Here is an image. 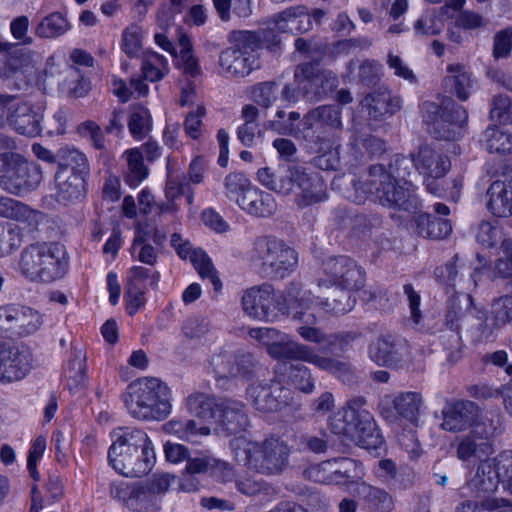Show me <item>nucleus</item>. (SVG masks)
I'll return each mask as SVG.
<instances>
[{
    "label": "nucleus",
    "mask_w": 512,
    "mask_h": 512,
    "mask_svg": "<svg viewBox=\"0 0 512 512\" xmlns=\"http://www.w3.org/2000/svg\"><path fill=\"white\" fill-rule=\"evenodd\" d=\"M354 202L361 204L373 198L389 208L412 211L417 208V197L389 173L383 164L371 165L359 179L353 180Z\"/></svg>",
    "instance_id": "obj_1"
},
{
    "label": "nucleus",
    "mask_w": 512,
    "mask_h": 512,
    "mask_svg": "<svg viewBox=\"0 0 512 512\" xmlns=\"http://www.w3.org/2000/svg\"><path fill=\"white\" fill-rule=\"evenodd\" d=\"M170 389L155 377H141L131 382L123 394L130 415L139 420L161 421L171 412Z\"/></svg>",
    "instance_id": "obj_2"
},
{
    "label": "nucleus",
    "mask_w": 512,
    "mask_h": 512,
    "mask_svg": "<svg viewBox=\"0 0 512 512\" xmlns=\"http://www.w3.org/2000/svg\"><path fill=\"white\" fill-rule=\"evenodd\" d=\"M230 448L238 463L265 475L280 474L288 465L290 450L279 437L266 438L262 443L236 437L230 441Z\"/></svg>",
    "instance_id": "obj_3"
},
{
    "label": "nucleus",
    "mask_w": 512,
    "mask_h": 512,
    "mask_svg": "<svg viewBox=\"0 0 512 512\" xmlns=\"http://www.w3.org/2000/svg\"><path fill=\"white\" fill-rule=\"evenodd\" d=\"M364 396L350 398L342 411L330 418V429L365 448H377L382 440L373 415L367 410Z\"/></svg>",
    "instance_id": "obj_4"
},
{
    "label": "nucleus",
    "mask_w": 512,
    "mask_h": 512,
    "mask_svg": "<svg viewBox=\"0 0 512 512\" xmlns=\"http://www.w3.org/2000/svg\"><path fill=\"white\" fill-rule=\"evenodd\" d=\"M18 268L30 281L50 283L62 278L67 270L63 248L56 243H36L24 248Z\"/></svg>",
    "instance_id": "obj_5"
},
{
    "label": "nucleus",
    "mask_w": 512,
    "mask_h": 512,
    "mask_svg": "<svg viewBox=\"0 0 512 512\" xmlns=\"http://www.w3.org/2000/svg\"><path fill=\"white\" fill-rule=\"evenodd\" d=\"M251 260L266 277L283 279L296 269L298 254L279 238L261 236L253 243Z\"/></svg>",
    "instance_id": "obj_6"
},
{
    "label": "nucleus",
    "mask_w": 512,
    "mask_h": 512,
    "mask_svg": "<svg viewBox=\"0 0 512 512\" xmlns=\"http://www.w3.org/2000/svg\"><path fill=\"white\" fill-rule=\"evenodd\" d=\"M366 282V272L357 262L345 255L331 256L322 262V276L318 278L320 289L344 287L360 290Z\"/></svg>",
    "instance_id": "obj_7"
},
{
    "label": "nucleus",
    "mask_w": 512,
    "mask_h": 512,
    "mask_svg": "<svg viewBox=\"0 0 512 512\" xmlns=\"http://www.w3.org/2000/svg\"><path fill=\"white\" fill-rule=\"evenodd\" d=\"M500 428L498 417L482 416L469 433L457 438V457L462 461L488 456L493 452L492 438Z\"/></svg>",
    "instance_id": "obj_8"
},
{
    "label": "nucleus",
    "mask_w": 512,
    "mask_h": 512,
    "mask_svg": "<svg viewBox=\"0 0 512 512\" xmlns=\"http://www.w3.org/2000/svg\"><path fill=\"white\" fill-rule=\"evenodd\" d=\"M298 90L310 101L327 98L339 84L337 75L331 70L320 68L317 62H306L296 67L294 72Z\"/></svg>",
    "instance_id": "obj_9"
},
{
    "label": "nucleus",
    "mask_w": 512,
    "mask_h": 512,
    "mask_svg": "<svg viewBox=\"0 0 512 512\" xmlns=\"http://www.w3.org/2000/svg\"><path fill=\"white\" fill-rule=\"evenodd\" d=\"M342 109L338 105H320L308 111L301 120L295 137L299 139L339 136L343 130Z\"/></svg>",
    "instance_id": "obj_10"
},
{
    "label": "nucleus",
    "mask_w": 512,
    "mask_h": 512,
    "mask_svg": "<svg viewBox=\"0 0 512 512\" xmlns=\"http://www.w3.org/2000/svg\"><path fill=\"white\" fill-rule=\"evenodd\" d=\"M109 491L114 500L132 512H158L161 509V497L154 495L143 482L114 481L110 483Z\"/></svg>",
    "instance_id": "obj_11"
},
{
    "label": "nucleus",
    "mask_w": 512,
    "mask_h": 512,
    "mask_svg": "<svg viewBox=\"0 0 512 512\" xmlns=\"http://www.w3.org/2000/svg\"><path fill=\"white\" fill-rule=\"evenodd\" d=\"M15 163L0 176V187L10 194L21 196L36 189L42 181V170L34 162L16 153Z\"/></svg>",
    "instance_id": "obj_12"
},
{
    "label": "nucleus",
    "mask_w": 512,
    "mask_h": 512,
    "mask_svg": "<svg viewBox=\"0 0 512 512\" xmlns=\"http://www.w3.org/2000/svg\"><path fill=\"white\" fill-rule=\"evenodd\" d=\"M247 395L255 409L262 412H277L293 401V395L289 388L281 384V379L276 378L269 382H255L247 388Z\"/></svg>",
    "instance_id": "obj_13"
},
{
    "label": "nucleus",
    "mask_w": 512,
    "mask_h": 512,
    "mask_svg": "<svg viewBox=\"0 0 512 512\" xmlns=\"http://www.w3.org/2000/svg\"><path fill=\"white\" fill-rule=\"evenodd\" d=\"M310 291L303 290L299 284L292 282L279 293V311L292 316L301 323L316 324L313 310L319 305Z\"/></svg>",
    "instance_id": "obj_14"
},
{
    "label": "nucleus",
    "mask_w": 512,
    "mask_h": 512,
    "mask_svg": "<svg viewBox=\"0 0 512 512\" xmlns=\"http://www.w3.org/2000/svg\"><path fill=\"white\" fill-rule=\"evenodd\" d=\"M422 403L423 398L420 393L401 392L395 397L383 396L379 401L378 411L390 424L397 423L400 419L416 424Z\"/></svg>",
    "instance_id": "obj_15"
},
{
    "label": "nucleus",
    "mask_w": 512,
    "mask_h": 512,
    "mask_svg": "<svg viewBox=\"0 0 512 512\" xmlns=\"http://www.w3.org/2000/svg\"><path fill=\"white\" fill-rule=\"evenodd\" d=\"M112 437L113 443L108 450V461L113 469L121 474L132 453L147 443V434L138 428L120 427L114 430Z\"/></svg>",
    "instance_id": "obj_16"
},
{
    "label": "nucleus",
    "mask_w": 512,
    "mask_h": 512,
    "mask_svg": "<svg viewBox=\"0 0 512 512\" xmlns=\"http://www.w3.org/2000/svg\"><path fill=\"white\" fill-rule=\"evenodd\" d=\"M275 357L276 364L274 373L276 378L287 380L297 390L310 394L314 391V380L310 371L304 365L306 362L304 355L298 357V354H272Z\"/></svg>",
    "instance_id": "obj_17"
},
{
    "label": "nucleus",
    "mask_w": 512,
    "mask_h": 512,
    "mask_svg": "<svg viewBox=\"0 0 512 512\" xmlns=\"http://www.w3.org/2000/svg\"><path fill=\"white\" fill-rule=\"evenodd\" d=\"M209 365L217 378L243 377L249 380L262 370L253 354H212Z\"/></svg>",
    "instance_id": "obj_18"
},
{
    "label": "nucleus",
    "mask_w": 512,
    "mask_h": 512,
    "mask_svg": "<svg viewBox=\"0 0 512 512\" xmlns=\"http://www.w3.org/2000/svg\"><path fill=\"white\" fill-rule=\"evenodd\" d=\"M512 479V459L486 460L478 465L475 476L470 485L479 495L492 493L497 490L498 484Z\"/></svg>",
    "instance_id": "obj_19"
},
{
    "label": "nucleus",
    "mask_w": 512,
    "mask_h": 512,
    "mask_svg": "<svg viewBox=\"0 0 512 512\" xmlns=\"http://www.w3.org/2000/svg\"><path fill=\"white\" fill-rule=\"evenodd\" d=\"M279 294L271 284L264 283L248 289L242 297L244 311L259 320H268L275 310L279 311Z\"/></svg>",
    "instance_id": "obj_20"
},
{
    "label": "nucleus",
    "mask_w": 512,
    "mask_h": 512,
    "mask_svg": "<svg viewBox=\"0 0 512 512\" xmlns=\"http://www.w3.org/2000/svg\"><path fill=\"white\" fill-rule=\"evenodd\" d=\"M487 207L496 217L512 215V166H504L487 190Z\"/></svg>",
    "instance_id": "obj_21"
},
{
    "label": "nucleus",
    "mask_w": 512,
    "mask_h": 512,
    "mask_svg": "<svg viewBox=\"0 0 512 512\" xmlns=\"http://www.w3.org/2000/svg\"><path fill=\"white\" fill-rule=\"evenodd\" d=\"M477 329L482 338H489L512 321V295H503L492 301L491 314L477 311Z\"/></svg>",
    "instance_id": "obj_22"
},
{
    "label": "nucleus",
    "mask_w": 512,
    "mask_h": 512,
    "mask_svg": "<svg viewBox=\"0 0 512 512\" xmlns=\"http://www.w3.org/2000/svg\"><path fill=\"white\" fill-rule=\"evenodd\" d=\"M305 145L317 153L313 158V165L324 171H337L341 168L340 150L342 147L339 136L328 138L309 137L304 139Z\"/></svg>",
    "instance_id": "obj_23"
},
{
    "label": "nucleus",
    "mask_w": 512,
    "mask_h": 512,
    "mask_svg": "<svg viewBox=\"0 0 512 512\" xmlns=\"http://www.w3.org/2000/svg\"><path fill=\"white\" fill-rule=\"evenodd\" d=\"M441 427L449 432H460L475 425L481 420L479 407L469 400H459L451 403L443 410Z\"/></svg>",
    "instance_id": "obj_24"
},
{
    "label": "nucleus",
    "mask_w": 512,
    "mask_h": 512,
    "mask_svg": "<svg viewBox=\"0 0 512 512\" xmlns=\"http://www.w3.org/2000/svg\"><path fill=\"white\" fill-rule=\"evenodd\" d=\"M215 423L228 434L245 431L249 425L245 405L233 399L220 400Z\"/></svg>",
    "instance_id": "obj_25"
},
{
    "label": "nucleus",
    "mask_w": 512,
    "mask_h": 512,
    "mask_svg": "<svg viewBox=\"0 0 512 512\" xmlns=\"http://www.w3.org/2000/svg\"><path fill=\"white\" fill-rule=\"evenodd\" d=\"M362 103L368 108L369 117L376 121L391 117L402 106L400 97L392 95L385 86L374 88L366 95Z\"/></svg>",
    "instance_id": "obj_26"
},
{
    "label": "nucleus",
    "mask_w": 512,
    "mask_h": 512,
    "mask_svg": "<svg viewBox=\"0 0 512 512\" xmlns=\"http://www.w3.org/2000/svg\"><path fill=\"white\" fill-rule=\"evenodd\" d=\"M293 188L296 186L301 190L296 201L299 206H308L320 202L326 198L325 189L319 180L307 173L306 168L298 164H292Z\"/></svg>",
    "instance_id": "obj_27"
},
{
    "label": "nucleus",
    "mask_w": 512,
    "mask_h": 512,
    "mask_svg": "<svg viewBox=\"0 0 512 512\" xmlns=\"http://www.w3.org/2000/svg\"><path fill=\"white\" fill-rule=\"evenodd\" d=\"M416 170L425 177L443 178L450 169V160L428 145L420 146L414 155Z\"/></svg>",
    "instance_id": "obj_28"
},
{
    "label": "nucleus",
    "mask_w": 512,
    "mask_h": 512,
    "mask_svg": "<svg viewBox=\"0 0 512 512\" xmlns=\"http://www.w3.org/2000/svg\"><path fill=\"white\" fill-rule=\"evenodd\" d=\"M249 335L261 343L268 352H305L303 346L274 328H253L250 329Z\"/></svg>",
    "instance_id": "obj_29"
},
{
    "label": "nucleus",
    "mask_w": 512,
    "mask_h": 512,
    "mask_svg": "<svg viewBox=\"0 0 512 512\" xmlns=\"http://www.w3.org/2000/svg\"><path fill=\"white\" fill-rule=\"evenodd\" d=\"M85 179V176L73 175L68 170L57 171L55 182L58 202L68 204L83 199L86 194Z\"/></svg>",
    "instance_id": "obj_30"
},
{
    "label": "nucleus",
    "mask_w": 512,
    "mask_h": 512,
    "mask_svg": "<svg viewBox=\"0 0 512 512\" xmlns=\"http://www.w3.org/2000/svg\"><path fill=\"white\" fill-rule=\"evenodd\" d=\"M11 113L7 119L10 125L22 135L29 137L37 136L41 132V115L34 111L28 103L17 104L14 108L9 107Z\"/></svg>",
    "instance_id": "obj_31"
},
{
    "label": "nucleus",
    "mask_w": 512,
    "mask_h": 512,
    "mask_svg": "<svg viewBox=\"0 0 512 512\" xmlns=\"http://www.w3.org/2000/svg\"><path fill=\"white\" fill-rule=\"evenodd\" d=\"M239 207L250 215L257 217H269L277 209L274 197L256 187L248 190L245 196L239 199Z\"/></svg>",
    "instance_id": "obj_32"
},
{
    "label": "nucleus",
    "mask_w": 512,
    "mask_h": 512,
    "mask_svg": "<svg viewBox=\"0 0 512 512\" xmlns=\"http://www.w3.org/2000/svg\"><path fill=\"white\" fill-rule=\"evenodd\" d=\"M254 63L253 55L232 47L223 50L219 55V65L233 77L247 76L253 70Z\"/></svg>",
    "instance_id": "obj_33"
},
{
    "label": "nucleus",
    "mask_w": 512,
    "mask_h": 512,
    "mask_svg": "<svg viewBox=\"0 0 512 512\" xmlns=\"http://www.w3.org/2000/svg\"><path fill=\"white\" fill-rule=\"evenodd\" d=\"M306 362L316 365L338 377L344 383H352L355 378L350 363L332 354H303Z\"/></svg>",
    "instance_id": "obj_34"
},
{
    "label": "nucleus",
    "mask_w": 512,
    "mask_h": 512,
    "mask_svg": "<svg viewBox=\"0 0 512 512\" xmlns=\"http://www.w3.org/2000/svg\"><path fill=\"white\" fill-rule=\"evenodd\" d=\"M32 354H2L0 356V382H13L24 378L31 367Z\"/></svg>",
    "instance_id": "obj_35"
},
{
    "label": "nucleus",
    "mask_w": 512,
    "mask_h": 512,
    "mask_svg": "<svg viewBox=\"0 0 512 512\" xmlns=\"http://www.w3.org/2000/svg\"><path fill=\"white\" fill-rule=\"evenodd\" d=\"M155 462V453L152 442L147 436V443L136 449L130 457L121 475L126 477H141L150 472Z\"/></svg>",
    "instance_id": "obj_36"
},
{
    "label": "nucleus",
    "mask_w": 512,
    "mask_h": 512,
    "mask_svg": "<svg viewBox=\"0 0 512 512\" xmlns=\"http://www.w3.org/2000/svg\"><path fill=\"white\" fill-rule=\"evenodd\" d=\"M473 299L470 294L456 293L449 299V310L446 315V325L453 331H458L460 321L468 316L476 318L477 311L472 307Z\"/></svg>",
    "instance_id": "obj_37"
},
{
    "label": "nucleus",
    "mask_w": 512,
    "mask_h": 512,
    "mask_svg": "<svg viewBox=\"0 0 512 512\" xmlns=\"http://www.w3.org/2000/svg\"><path fill=\"white\" fill-rule=\"evenodd\" d=\"M0 216L27 222L32 228L37 227L43 214L33 210L20 201L0 196Z\"/></svg>",
    "instance_id": "obj_38"
},
{
    "label": "nucleus",
    "mask_w": 512,
    "mask_h": 512,
    "mask_svg": "<svg viewBox=\"0 0 512 512\" xmlns=\"http://www.w3.org/2000/svg\"><path fill=\"white\" fill-rule=\"evenodd\" d=\"M416 226L417 233L420 236L435 240L447 237L452 231L449 220L430 214L419 215L416 220Z\"/></svg>",
    "instance_id": "obj_39"
},
{
    "label": "nucleus",
    "mask_w": 512,
    "mask_h": 512,
    "mask_svg": "<svg viewBox=\"0 0 512 512\" xmlns=\"http://www.w3.org/2000/svg\"><path fill=\"white\" fill-rule=\"evenodd\" d=\"M229 469V464L218 460L206 452H195L189 455L185 471L190 475L210 473L214 475L216 471H225Z\"/></svg>",
    "instance_id": "obj_40"
},
{
    "label": "nucleus",
    "mask_w": 512,
    "mask_h": 512,
    "mask_svg": "<svg viewBox=\"0 0 512 512\" xmlns=\"http://www.w3.org/2000/svg\"><path fill=\"white\" fill-rule=\"evenodd\" d=\"M68 170L73 175L87 177L90 168L86 156L75 148L58 150V171Z\"/></svg>",
    "instance_id": "obj_41"
},
{
    "label": "nucleus",
    "mask_w": 512,
    "mask_h": 512,
    "mask_svg": "<svg viewBox=\"0 0 512 512\" xmlns=\"http://www.w3.org/2000/svg\"><path fill=\"white\" fill-rule=\"evenodd\" d=\"M219 401L205 393H194L188 396L186 406L194 416L205 421H214L218 412Z\"/></svg>",
    "instance_id": "obj_42"
},
{
    "label": "nucleus",
    "mask_w": 512,
    "mask_h": 512,
    "mask_svg": "<svg viewBox=\"0 0 512 512\" xmlns=\"http://www.w3.org/2000/svg\"><path fill=\"white\" fill-rule=\"evenodd\" d=\"M331 289L330 296L320 301L319 306L325 311L336 315L351 311L356 302L355 298L351 295V291L355 290L344 287H333Z\"/></svg>",
    "instance_id": "obj_43"
},
{
    "label": "nucleus",
    "mask_w": 512,
    "mask_h": 512,
    "mask_svg": "<svg viewBox=\"0 0 512 512\" xmlns=\"http://www.w3.org/2000/svg\"><path fill=\"white\" fill-rule=\"evenodd\" d=\"M447 72L448 75L444 78L445 86L450 87L461 101L467 100L471 87L470 74L460 64H449Z\"/></svg>",
    "instance_id": "obj_44"
},
{
    "label": "nucleus",
    "mask_w": 512,
    "mask_h": 512,
    "mask_svg": "<svg viewBox=\"0 0 512 512\" xmlns=\"http://www.w3.org/2000/svg\"><path fill=\"white\" fill-rule=\"evenodd\" d=\"M86 354H74L66 363L63 377L69 390H77L86 382Z\"/></svg>",
    "instance_id": "obj_45"
},
{
    "label": "nucleus",
    "mask_w": 512,
    "mask_h": 512,
    "mask_svg": "<svg viewBox=\"0 0 512 512\" xmlns=\"http://www.w3.org/2000/svg\"><path fill=\"white\" fill-rule=\"evenodd\" d=\"M127 169L124 174V181L130 187H137L147 178L149 170L144 164L142 153L138 149H131L125 152Z\"/></svg>",
    "instance_id": "obj_46"
},
{
    "label": "nucleus",
    "mask_w": 512,
    "mask_h": 512,
    "mask_svg": "<svg viewBox=\"0 0 512 512\" xmlns=\"http://www.w3.org/2000/svg\"><path fill=\"white\" fill-rule=\"evenodd\" d=\"M368 342L366 335L361 331H339L330 334L328 349L330 350H361Z\"/></svg>",
    "instance_id": "obj_47"
},
{
    "label": "nucleus",
    "mask_w": 512,
    "mask_h": 512,
    "mask_svg": "<svg viewBox=\"0 0 512 512\" xmlns=\"http://www.w3.org/2000/svg\"><path fill=\"white\" fill-rule=\"evenodd\" d=\"M214 8L223 22L231 21L233 17L248 18L251 13L250 0H212Z\"/></svg>",
    "instance_id": "obj_48"
},
{
    "label": "nucleus",
    "mask_w": 512,
    "mask_h": 512,
    "mask_svg": "<svg viewBox=\"0 0 512 512\" xmlns=\"http://www.w3.org/2000/svg\"><path fill=\"white\" fill-rule=\"evenodd\" d=\"M70 29L68 20L60 12H53L45 16L35 29L40 38L53 39L62 36Z\"/></svg>",
    "instance_id": "obj_49"
},
{
    "label": "nucleus",
    "mask_w": 512,
    "mask_h": 512,
    "mask_svg": "<svg viewBox=\"0 0 512 512\" xmlns=\"http://www.w3.org/2000/svg\"><path fill=\"white\" fill-rule=\"evenodd\" d=\"M371 360L392 370H422L421 363L416 364L412 354H371Z\"/></svg>",
    "instance_id": "obj_50"
},
{
    "label": "nucleus",
    "mask_w": 512,
    "mask_h": 512,
    "mask_svg": "<svg viewBox=\"0 0 512 512\" xmlns=\"http://www.w3.org/2000/svg\"><path fill=\"white\" fill-rule=\"evenodd\" d=\"M168 71V61L164 56L156 52L145 54L142 61V73L145 80L151 82L160 81Z\"/></svg>",
    "instance_id": "obj_51"
},
{
    "label": "nucleus",
    "mask_w": 512,
    "mask_h": 512,
    "mask_svg": "<svg viewBox=\"0 0 512 512\" xmlns=\"http://www.w3.org/2000/svg\"><path fill=\"white\" fill-rule=\"evenodd\" d=\"M188 257L193 264L194 268L198 271L202 278H208L215 291H220L222 283L217 276L213 264L207 254L202 250H189Z\"/></svg>",
    "instance_id": "obj_52"
},
{
    "label": "nucleus",
    "mask_w": 512,
    "mask_h": 512,
    "mask_svg": "<svg viewBox=\"0 0 512 512\" xmlns=\"http://www.w3.org/2000/svg\"><path fill=\"white\" fill-rule=\"evenodd\" d=\"M357 492L359 496L373 505L376 509L390 510L392 508V497L384 489L374 487L363 482L358 485Z\"/></svg>",
    "instance_id": "obj_53"
},
{
    "label": "nucleus",
    "mask_w": 512,
    "mask_h": 512,
    "mask_svg": "<svg viewBox=\"0 0 512 512\" xmlns=\"http://www.w3.org/2000/svg\"><path fill=\"white\" fill-rule=\"evenodd\" d=\"M414 155L409 156L397 154L393 160L389 163L387 168L389 173L394 174L395 181L399 182L404 187H408L411 191L412 184L406 181V177L409 176L416 165L414 164Z\"/></svg>",
    "instance_id": "obj_54"
},
{
    "label": "nucleus",
    "mask_w": 512,
    "mask_h": 512,
    "mask_svg": "<svg viewBox=\"0 0 512 512\" xmlns=\"http://www.w3.org/2000/svg\"><path fill=\"white\" fill-rule=\"evenodd\" d=\"M484 136L490 153L507 154L512 151V136L498 127H488Z\"/></svg>",
    "instance_id": "obj_55"
},
{
    "label": "nucleus",
    "mask_w": 512,
    "mask_h": 512,
    "mask_svg": "<svg viewBox=\"0 0 512 512\" xmlns=\"http://www.w3.org/2000/svg\"><path fill=\"white\" fill-rule=\"evenodd\" d=\"M421 109L423 114V121L431 127L430 133L434 137H449L451 135L447 131H444L440 124L437 123L442 119V116H444L445 109H443L437 103L430 101L424 102L421 106Z\"/></svg>",
    "instance_id": "obj_56"
},
{
    "label": "nucleus",
    "mask_w": 512,
    "mask_h": 512,
    "mask_svg": "<svg viewBox=\"0 0 512 512\" xmlns=\"http://www.w3.org/2000/svg\"><path fill=\"white\" fill-rule=\"evenodd\" d=\"M301 15H304V6L297 5L273 14L269 18L268 23L274 25L280 32L292 33V28L296 24L297 16Z\"/></svg>",
    "instance_id": "obj_57"
},
{
    "label": "nucleus",
    "mask_w": 512,
    "mask_h": 512,
    "mask_svg": "<svg viewBox=\"0 0 512 512\" xmlns=\"http://www.w3.org/2000/svg\"><path fill=\"white\" fill-rule=\"evenodd\" d=\"M224 187L226 189V196L233 199L239 205V199L245 196L248 190L253 187L250 181L243 173L233 172L228 174L224 180Z\"/></svg>",
    "instance_id": "obj_58"
},
{
    "label": "nucleus",
    "mask_w": 512,
    "mask_h": 512,
    "mask_svg": "<svg viewBox=\"0 0 512 512\" xmlns=\"http://www.w3.org/2000/svg\"><path fill=\"white\" fill-rule=\"evenodd\" d=\"M228 40L233 44L232 48L239 49L247 54L259 49V38L257 31L234 30L230 32Z\"/></svg>",
    "instance_id": "obj_59"
},
{
    "label": "nucleus",
    "mask_w": 512,
    "mask_h": 512,
    "mask_svg": "<svg viewBox=\"0 0 512 512\" xmlns=\"http://www.w3.org/2000/svg\"><path fill=\"white\" fill-rule=\"evenodd\" d=\"M491 120H496L500 124L512 122V100L509 96L499 94L494 96L490 109Z\"/></svg>",
    "instance_id": "obj_60"
},
{
    "label": "nucleus",
    "mask_w": 512,
    "mask_h": 512,
    "mask_svg": "<svg viewBox=\"0 0 512 512\" xmlns=\"http://www.w3.org/2000/svg\"><path fill=\"white\" fill-rule=\"evenodd\" d=\"M21 243L22 233L18 227L0 224V257L12 253Z\"/></svg>",
    "instance_id": "obj_61"
},
{
    "label": "nucleus",
    "mask_w": 512,
    "mask_h": 512,
    "mask_svg": "<svg viewBox=\"0 0 512 512\" xmlns=\"http://www.w3.org/2000/svg\"><path fill=\"white\" fill-rule=\"evenodd\" d=\"M15 326L11 336H25L34 333L40 326L38 312L31 309H22V317L19 321H13Z\"/></svg>",
    "instance_id": "obj_62"
},
{
    "label": "nucleus",
    "mask_w": 512,
    "mask_h": 512,
    "mask_svg": "<svg viewBox=\"0 0 512 512\" xmlns=\"http://www.w3.org/2000/svg\"><path fill=\"white\" fill-rule=\"evenodd\" d=\"M277 84L274 81L258 83L252 88V99L263 108H269L276 99Z\"/></svg>",
    "instance_id": "obj_63"
},
{
    "label": "nucleus",
    "mask_w": 512,
    "mask_h": 512,
    "mask_svg": "<svg viewBox=\"0 0 512 512\" xmlns=\"http://www.w3.org/2000/svg\"><path fill=\"white\" fill-rule=\"evenodd\" d=\"M512 51V27L505 28L495 33L493 38V57L498 60L507 58Z\"/></svg>",
    "instance_id": "obj_64"
}]
</instances>
